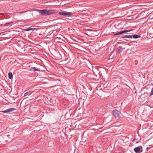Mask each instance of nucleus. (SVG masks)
<instances>
[{
    "mask_svg": "<svg viewBox=\"0 0 153 153\" xmlns=\"http://www.w3.org/2000/svg\"><path fill=\"white\" fill-rule=\"evenodd\" d=\"M120 112L118 111L115 110L113 112V115L116 119L118 120L120 118Z\"/></svg>",
    "mask_w": 153,
    "mask_h": 153,
    "instance_id": "2",
    "label": "nucleus"
},
{
    "mask_svg": "<svg viewBox=\"0 0 153 153\" xmlns=\"http://www.w3.org/2000/svg\"><path fill=\"white\" fill-rule=\"evenodd\" d=\"M16 109L13 108H9L5 110L2 111L1 112L4 113H8L13 111Z\"/></svg>",
    "mask_w": 153,
    "mask_h": 153,
    "instance_id": "5",
    "label": "nucleus"
},
{
    "mask_svg": "<svg viewBox=\"0 0 153 153\" xmlns=\"http://www.w3.org/2000/svg\"><path fill=\"white\" fill-rule=\"evenodd\" d=\"M137 139H134L133 140H132V141L133 142L134 141H135L136 140H137Z\"/></svg>",
    "mask_w": 153,
    "mask_h": 153,
    "instance_id": "17",
    "label": "nucleus"
},
{
    "mask_svg": "<svg viewBox=\"0 0 153 153\" xmlns=\"http://www.w3.org/2000/svg\"><path fill=\"white\" fill-rule=\"evenodd\" d=\"M25 12H26L25 11H22V12H20L19 13L20 14H22V13H24Z\"/></svg>",
    "mask_w": 153,
    "mask_h": 153,
    "instance_id": "16",
    "label": "nucleus"
},
{
    "mask_svg": "<svg viewBox=\"0 0 153 153\" xmlns=\"http://www.w3.org/2000/svg\"><path fill=\"white\" fill-rule=\"evenodd\" d=\"M140 37V35L135 34L133 35H125L124 36L122 37V38L137 39Z\"/></svg>",
    "mask_w": 153,
    "mask_h": 153,
    "instance_id": "3",
    "label": "nucleus"
},
{
    "mask_svg": "<svg viewBox=\"0 0 153 153\" xmlns=\"http://www.w3.org/2000/svg\"><path fill=\"white\" fill-rule=\"evenodd\" d=\"M151 85L153 86V84H151Z\"/></svg>",
    "mask_w": 153,
    "mask_h": 153,
    "instance_id": "20",
    "label": "nucleus"
},
{
    "mask_svg": "<svg viewBox=\"0 0 153 153\" xmlns=\"http://www.w3.org/2000/svg\"><path fill=\"white\" fill-rule=\"evenodd\" d=\"M30 92L29 91H27L24 94V96H26L27 95H30Z\"/></svg>",
    "mask_w": 153,
    "mask_h": 153,
    "instance_id": "13",
    "label": "nucleus"
},
{
    "mask_svg": "<svg viewBox=\"0 0 153 153\" xmlns=\"http://www.w3.org/2000/svg\"><path fill=\"white\" fill-rule=\"evenodd\" d=\"M12 22H8L4 24V26H9L10 24L12 23Z\"/></svg>",
    "mask_w": 153,
    "mask_h": 153,
    "instance_id": "10",
    "label": "nucleus"
},
{
    "mask_svg": "<svg viewBox=\"0 0 153 153\" xmlns=\"http://www.w3.org/2000/svg\"><path fill=\"white\" fill-rule=\"evenodd\" d=\"M122 33H123L122 31H120L117 33H116L115 34V35H120L121 34H122Z\"/></svg>",
    "mask_w": 153,
    "mask_h": 153,
    "instance_id": "14",
    "label": "nucleus"
},
{
    "mask_svg": "<svg viewBox=\"0 0 153 153\" xmlns=\"http://www.w3.org/2000/svg\"><path fill=\"white\" fill-rule=\"evenodd\" d=\"M134 150L136 153H138L140 152V148L139 147H137L135 148Z\"/></svg>",
    "mask_w": 153,
    "mask_h": 153,
    "instance_id": "7",
    "label": "nucleus"
},
{
    "mask_svg": "<svg viewBox=\"0 0 153 153\" xmlns=\"http://www.w3.org/2000/svg\"><path fill=\"white\" fill-rule=\"evenodd\" d=\"M82 143H83V142L81 141H80V144H82Z\"/></svg>",
    "mask_w": 153,
    "mask_h": 153,
    "instance_id": "18",
    "label": "nucleus"
},
{
    "mask_svg": "<svg viewBox=\"0 0 153 153\" xmlns=\"http://www.w3.org/2000/svg\"><path fill=\"white\" fill-rule=\"evenodd\" d=\"M122 49V48L121 47H119L117 48V52L118 53H121L122 51H121V50Z\"/></svg>",
    "mask_w": 153,
    "mask_h": 153,
    "instance_id": "8",
    "label": "nucleus"
},
{
    "mask_svg": "<svg viewBox=\"0 0 153 153\" xmlns=\"http://www.w3.org/2000/svg\"><path fill=\"white\" fill-rule=\"evenodd\" d=\"M58 14L62 16H70L72 15L73 13L71 12H59L58 13Z\"/></svg>",
    "mask_w": 153,
    "mask_h": 153,
    "instance_id": "4",
    "label": "nucleus"
},
{
    "mask_svg": "<svg viewBox=\"0 0 153 153\" xmlns=\"http://www.w3.org/2000/svg\"><path fill=\"white\" fill-rule=\"evenodd\" d=\"M37 11L40 13L41 15L47 16L52 14H55L56 13V10H48L44 9L42 10H37Z\"/></svg>",
    "mask_w": 153,
    "mask_h": 153,
    "instance_id": "1",
    "label": "nucleus"
},
{
    "mask_svg": "<svg viewBox=\"0 0 153 153\" xmlns=\"http://www.w3.org/2000/svg\"><path fill=\"white\" fill-rule=\"evenodd\" d=\"M150 148L149 147H147L146 148V149L147 150H148V149H149Z\"/></svg>",
    "mask_w": 153,
    "mask_h": 153,
    "instance_id": "19",
    "label": "nucleus"
},
{
    "mask_svg": "<svg viewBox=\"0 0 153 153\" xmlns=\"http://www.w3.org/2000/svg\"><path fill=\"white\" fill-rule=\"evenodd\" d=\"M131 31V30H125L122 31V32H123V33L130 32Z\"/></svg>",
    "mask_w": 153,
    "mask_h": 153,
    "instance_id": "12",
    "label": "nucleus"
},
{
    "mask_svg": "<svg viewBox=\"0 0 153 153\" xmlns=\"http://www.w3.org/2000/svg\"><path fill=\"white\" fill-rule=\"evenodd\" d=\"M153 95V88L152 89V90L151 92V93L150 94V95L152 96Z\"/></svg>",
    "mask_w": 153,
    "mask_h": 153,
    "instance_id": "15",
    "label": "nucleus"
},
{
    "mask_svg": "<svg viewBox=\"0 0 153 153\" xmlns=\"http://www.w3.org/2000/svg\"><path fill=\"white\" fill-rule=\"evenodd\" d=\"M33 29H34L33 28L29 27V28H27L26 29H25V31H28L33 30Z\"/></svg>",
    "mask_w": 153,
    "mask_h": 153,
    "instance_id": "11",
    "label": "nucleus"
},
{
    "mask_svg": "<svg viewBox=\"0 0 153 153\" xmlns=\"http://www.w3.org/2000/svg\"><path fill=\"white\" fill-rule=\"evenodd\" d=\"M39 69H36L35 67H31L29 69V71H39Z\"/></svg>",
    "mask_w": 153,
    "mask_h": 153,
    "instance_id": "6",
    "label": "nucleus"
},
{
    "mask_svg": "<svg viewBox=\"0 0 153 153\" xmlns=\"http://www.w3.org/2000/svg\"><path fill=\"white\" fill-rule=\"evenodd\" d=\"M8 77L10 79H11L13 78V74H12V73L9 72L8 73Z\"/></svg>",
    "mask_w": 153,
    "mask_h": 153,
    "instance_id": "9",
    "label": "nucleus"
}]
</instances>
